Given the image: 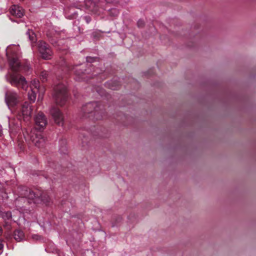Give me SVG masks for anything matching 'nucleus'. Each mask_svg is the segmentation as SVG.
<instances>
[{"label": "nucleus", "mask_w": 256, "mask_h": 256, "mask_svg": "<svg viewBox=\"0 0 256 256\" xmlns=\"http://www.w3.org/2000/svg\"><path fill=\"white\" fill-rule=\"evenodd\" d=\"M6 55L8 61L9 66L12 72H8L5 76L6 80L18 88L26 90L28 84L26 78L17 73L20 66V52L19 45H9L6 50Z\"/></svg>", "instance_id": "f257e3e1"}, {"label": "nucleus", "mask_w": 256, "mask_h": 256, "mask_svg": "<svg viewBox=\"0 0 256 256\" xmlns=\"http://www.w3.org/2000/svg\"><path fill=\"white\" fill-rule=\"evenodd\" d=\"M30 91L28 93V98L30 100L34 102L36 100V93H38V100H42L45 92V88L40 86V82L36 79L32 80L30 84Z\"/></svg>", "instance_id": "f03ea898"}, {"label": "nucleus", "mask_w": 256, "mask_h": 256, "mask_svg": "<svg viewBox=\"0 0 256 256\" xmlns=\"http://www.w3.org/2000/svg\"><path fill=\"white\" fill-rule=\"evenodd\" d=\"M24 137L26 141L32 142L38 148L43 147L45 144V138L42 132L36 129L24 133Z\"/></svg>", "instance_id": "7ed1b4c3"}, {"label": "nucleus", "mask_w": 256, "mask_h": 256, "mask_svg": "<svg viewBox=\"0 0 256 256\" xmlns=\"http://www.w3.org/2000/svg\"><path fill=\"white\" fill-rule=\"evenodd\" d=\"M53 97L58 104L64 106L68 98L66 86L62 84L56 86L54 88Z\"/></svg>", "instance_id": "20e7f679"}, {"label": "nucleus", "mask_w": 256, "mask_h": 256, "mask_svg": "<svg viewBox=\"0 0 256 256\" xmlns=\"http://www.w3.org/2000/svg\"><path fill=\"white\" fill-rule=\"evenodd\" d=\"M13 113L17 115L18 119L28 120L32 116V106L28 102H24L18 109L15 110Z\"/></svg>", "instance_id": "39448f33"}, {"label": "nucleus", "mask_w": 256, "mask_h": 256, "mask_svg": "<svg viewBox=\"0 0 256 256\" xmlns=\"http://www.w3.org/2000/svg\"><path fill=\"white\" fill-rule=\"evenodd\" d=\"M5 102L8 108L12 112L14 108L20 102V97L18 94L13 90L7 92L5 94Z\"/></svg>", "instance_id": "423d86ee"}, {"label": "nucleus", "mask_w": 256, "mask_h": 256, "mask_svg": "<svg viewBox=\"0 0 256 256\" xmlns=\"http://www.w3.org/2000/svg\"><path fill=\"white\" fill-rule=\"evenodd\" d=\"M38 50L42 58L45 60L50 59L52 52L49 46L44 42L40 40L37 44Z\"/></svg>", "instance_id": "0eeeda50"}, {"label": "nucleus", "mask_w": 256, "mask_h": 256, "mask_svg": "<svg viewBox=\"0 0 256 256\" xmlns=\"http://www.w3.org/2000/svg\"><path fill=\"white\" fill-rule=\"evenodd\" d=\"M24 196L26 199H27L28 203H32V202L34 204H38L40 201H42L44 202H48L47 200L44 198L42 194L40 196H39V194H36L33 191L30 190H26Z\"/></svg>", "instance_id": "6e6552de"}, {"label": "nucleus", "mask_w": 256, "mask_h": 256, "mask_svg": "<svg viewBox=\"0 0 256 256\" xmlns=\"http://www.w3.org/2000/svg\"><path fill=\"white\" fill-rule=\"evenodd\" d=\"M36 128L40 130L43 128L47 124V120L42 112H39L34 118Z\"/></svg>", "instance_id": "1a4fd4ad"}, {"label": "nucleus", "mask_w": 256, "mask_h": 256, "mask_svg": "<svg viewBox=\"0 0 256 256\" xmlns=\"http://www.w3.org/2000/svg\"><path fill=\"white\" fill-rule=\"evenodd\" d=\"M50 114L56 123L59 126L63 125L64 118L62 114L59 109L53 108L50 110Z\"/></svg>", "instance_id": "9d476101"}, {"label": "nucleus", "mask_w": 256, "mask_h": 256, "mask_svg": "<svg viewBox=\"0 0 256 256\" xmlns=\"http://www.w3.org/2000/svg\"><path fill=\"white\" fill-rule=\"evenodd\" d=\"M10 14L17 18H21L24 15V10L22 8L17 5L12 6L10 9Z\"/></svg>", "instance_id": "9b49d317"}, {"label": "nucleus", "mask_w": 256, "mask_h": 256, "mask_svg": "<svg viewBox=\"0 0 256 256\" xmlns=\"http://www.w3.org/2000/svg\"><path fill=\"white\" fill-rule=\"evenodd\" d=\"M98 108V104L97 102H92L84 106L82 110L84 113H90L93 110L97 111Z\"/></svg>", "instance_id": "f8f14e48"}, {"label": "nucleus", "mask_w": 256, "mask_h": 256, "mask_svg": "<svg viewBox=\"0 0 256 256\" xmlns=\"http://www.w3.org/2000/svg\"><path fill=\"white\" fill-rule=\"evenodd\" d=\"M98 0H86V6L94 12L96 13L98 10L99 6H101L100 3L96 4Z\"/></svg>", "instance_id": "ddd939ff"}, {"label": "nucleus", "mask_w": 256, "mask_h": 256, "mask_svg": "<svg viewBox=\"0 0 256 256\" xmlns=\"http://www.w3.org/2000/svg\"><path fill=\"white\" fill-rule=\"evenodd\" d=\"M14 235V239L18 242H20L24 238V232L21 230H16Z\"/></svg>", "instance_id": "4468645a"}, {"label": "nucleus", "mask_w": 256, "mask_h": 256, "mask_svg": "<svg viewBox=\"0 0 256 256\" xmlns=\"http://www.w3.org/2000/svg\"><path fill=\"white\" fill-rule=\"evenodd\" d=\"M26 34L28 36L30 42H32V46L34 47V43L36 41V36L34 32L32 30H28L27 31Z\"/></svg>", "instance_id": "2eb2a0df"}, {"label": "nucleus", "mask_w": 256, "mask_h": 256, "mask_svg": "<svg viewBox=\"0 0 256 256\" xmlns=\"http://www.w3.org/2000/svg\"><path fill=\"white\" fill-rule=\"evenodd\" d=\"M48 75V72L46 70L42 71L40 76V80L43 82L46 81Z\"/></svg>", "instance_id": "dca6fc26"}, {"label": "nucleus", "mask_w": 256, "mask_h": 256, "mask_svg": "<svg viewBox=\"0 0 256 256\" xmlns=\"http://www.w3.org/2000/svg\"><path fill=\"white\" fill-rule=\"evenodd\" d=\"M2 216L4 220H9L12 218V214L10 212H2Z\"/></svg>", "instance_id": "f3484780"}, {"label": "nucleus", "mask_w": 256, "mask_h": 256, "mask_svg": "<svg viewBox=\"0 0 256 256\" xmlns=\"http://www.w3.org/2000/svg\"><path fill=\"white\" fill-rule=\"evenodd\" d=\"M110 14L112 16H115L118 14L119 12L116 8H112L110 10Z\"/></svg>", "instance_id": "a211bd4d"}, {"label": "nucleus", "mask_w": 256, "mask_h": 256, "mask_svg": "<svg viewBox=\"0 0 256 256\" xmlns=\"http://www.w3.org/2000/svg\"><path fill=\"white\" fill-rule=\"evenodd\" d=\"M74 72L76 75L80 76L81 74L84 73V71L82 68H76L74 70Z\"/></svg>", "instance_id": "6ab92c4d"}, {"label": "nucleus", "mask_w": 256, "mask_h": 256, "mask_svg": "<svg viewBox=\"0 0 256 256\" xmlns=\"http://www.w3.org/2000/svg\"><path fill=\"white\" fill-rule=\"evenodd\" d=\"M144 24V22L142 20H139L138 22V27H142Z\"/></svg>", "instance_id": "aec40b11"}, {"label": "nucleus", "mask_w": 256, "mask_h": 256, "mask_svg": "<svg viewBox=\"0 0 256 256\" xmlns=\"http://www.w3.org/2000/svg\"><path fill=\"white\" fill-rule=\"evenodd\" d=\"M32 238L34 240H38L40 238V236L38 235L34 234L32 236Z\"/></svg>", "instance_id": "412c9836"}, {"label": "nucleus", "mask_w": 256, "mask_h": 256, "mask_svg": "<svg viewBox=\"0 0 256 256\" xmlns=\"http://www.w3.org/2000/svg\"><path fill=\"white\" fill-rule=\"evenodd\" d=\"M112 82H109L107 84L108 86L110 88V89H112V90H116V88L114 86H110V84H111Z\"/></svg>", "instance_id": "4be33fe9"}, {"label": "nucleus", "mask_w": 256, "mask_h": 256, "mask_svg": "<svg viewBox=\"0 0 256 256\" xmlns=\"http://www.w3.org/2000/svg\"><path fill=\"white\" fill-rule=\"evenodd\" d=\"M86 61L89 62H94V58H91V57H87L86 58Z\"/></svg>", "instance_id": "5701e85b"}, {"label": "nucleus", "mask_w": 256, "mask_h": 256, "mask_svg": "<svg viewBox=\"0 0 256 256\" xmlns=\"http://www.w3.org/2000/svg\"><path fill=\"white\" fill-rule=\"evenodd\" d=\"M3 248H4V244L2 243V240L0 238V250H2Z\"/></svg>", "instance_id": "b1692460"}, {"label": "nucleus", "mask_w": 256, "mask_h": 256, "mask_svg": "<svg viewBox=\"0 0 256 256\" xmlns=\"http://www.w3.org/2000/svg\"><path fill=\"white\" fill-rule=\"evenodd\" d=\"M8 118V123H9V126H10L11 124H12V119H10V118Z\"/></svg>", "instance_id": "393cba45"}, {"label": "nucleus", "mask_w": 256, "mask_h": 256, "mask_svg": "<svg viewBox=\"0 0 256 256\" xmlns=\"http://www.w3.org/2000/svg\"><path fill=\"white\" fill-rule=\"evenodd\" d=\"M2 134V126L0 125V136H1Z\"/></svg>", "instance_id": "a878e982"}, {"label": "nucleus", "mask_w": 256, "mask_h": 256, "mask_svg": "<svg viewBox=\"0 0 256 256\" xmlns=\"http://www.w3.org/2000/svg\"><path fill=\"white\" fill-rule=\"evenodd\" d=\"M2 230L1 228H0V235L2 234Z\"/></svg>", "instance_id": "bb28decb"}, {"label": "nucleus", "mask_w": 256, "mask_h": 256, "mask_svg": "<svg viewBox=\"0 0 256 256\" xmlns=\"http://www.w3.org/2000/svg\"><path fill=\"white\" fill-rule=\"evenodd\" d=\"M23 200H24L23 198H21L19 200H18V201Z\"/></svg>", "instance_id": "cd10ccee"}, {"label": "nucleus", "mask_w": 256, "mask_h": 256, "mask_svg": "<svg viewBox=\"0 0 256 256\" xmlns=\"http://www.w3.org/2000/svg\"><path fill=\"white\" fill-rule=\"evenodd\" d=\"M86 18L87 23H88L90 20H88V18Z\"/></svg>", "instance_id": "c85d7f7f"}, {"label": "nucleus", "mask_w": 256, "mask_h": 256, "mask_svg": "<svg viewBox=\"0 0 256 256\" xmlns=\"http://www.w3.org/2000/svg\"><path fill=\"white\" fill-rule=\"evenodd\" d=\"M106 2H110V1H109V0H106Z\"/></svg>", "instance_id": "c756f323"}, {"label": "nucleus", "mask_w": 256, "mask_h": 256, "mask_svg": "<svg viewBox=\"0 0 256 256\" xmlns=\"http://www.w3.org/2000/svg\"><path fill=\"white\" fill-rule=\"evenodd\" d=\"M72 70H74V69H75V68H74V67H72Z\"/></svg>", "instance_id": "7c9ffc66"}]
</instances>
